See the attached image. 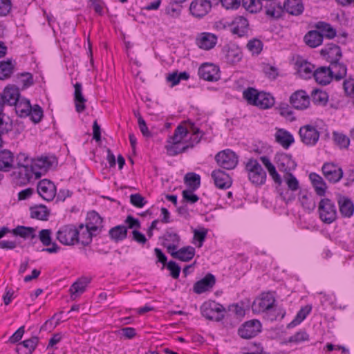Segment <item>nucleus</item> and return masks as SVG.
Returning a JSON list of instances; mask_svg holds the SVG:
<instances>
[{
  "instance_id": "nucleus-1",
  "label": "nucleus",
  "mask_w": 354,
  "mask_h": 354,
  "mask_svg": "<svg viewBox=\"0 0 354 354\" xmlns=\"http://www.w3.org/2000/svg\"><path fill=\"white\" fill-rule=\"evenodd\" d=\"M243 6L250 12H257L264 7L267 16L279 18L283 13V8L277 0H242Z\"/></svg>"
},
{
  "instance_id": "nucleus-2",
  "label": "nucleus",
  "mask_w": 354,
  "mask_h": 354,
  "mask_svg": "<svg viewBox=\"0 0 354 354\" xmlns=\"http://www.w3.org/2000/svg\"><path fill=\"white\" fill-rule=\"evenodd\" d=\"M249 180L257 186L265 184L267 178L266 172L264 171L257 159L250 158L245 167Z\"/></svg>"
},
{
  "instance_id": "nucleus-3",
  "label": "nucleus",
  "mask_w": 354,
  "mask_h": 354,
  "mask_svg": "<svg viewBox=\"0 0 354 354\" xmlns=\"http://www.w3.org/2000/svg\"><path fill=\"white\" fill-rule=\"evenodd\" d=\"M201 312L207 319L219 322L224 317L225 308L214 301H208L202 304Z\"/></svg>"
},
{
  "instance_id": "nucleus-4",
  "label": "nucleus",
  "mask_w": 354,
  "mask_h": 354,
  "mask_svg": "<svg viewBox=\"0 0 354 354\" xmlns=\"http://www.w3.org/2000/svg\"><path fill=\"white\" fill-rule=\"evenodd\" d=\"M276 300L271 292H264L257 297L252 304V308L254 313H270L275 308Z\"/></svg>"
},
{
  "instance_id": "nucleus-5",
  "label": "nucleus",
  "mask_w": 354,
  "mask_h": 354,
  "mask_svg": "<svg viewBox=\"0 0 354 354\" xmlns=\"http://www.w3.org/2000/svg\"><path fill=\"white\" fill-rule=\"evenodd\" d=\"M318 212L320 219L325 223L330 224L337 218L336 206L334 202L328 198H323L319 201Z\"/></svg>"
},
{
  "instance_id": "nucleus-6",
  "label": "nucleus",
  "mask_w": 354,
  "mask_h": 354,
  "mask_svg": "<svg viewBox=\"0 0 354 354\" xmlns=\"http://www.w3.org/2000/svg\"><path fill=\"white\" fill-rule=\"evenodd\" d=\"M78 232L73 225L62 226L56 233L57 239L63 245H73L77 243Z\"/></svg>"
},
{
  "instance_id": "nucleus-7",
  "label": "nucleus",
  "mask_w": 354,
  "mask_h": 354,
  "mask_svg": "<svg viewBox=\"0 0 354 354\" xmlns=\"http://www.w3.org/2000/svg\"><path fill=\"white\" fill-rule=\"evenodd\" d=\"M218 166L225 169H233L238 164V156L230 149H225L215 156Z\"/></svg>"
},
{
  "instance_id": "nucleus-8",
  "label": "nucleus",
  "mask_w": 354,
  "mask_h": 354,
  "mask_svg": "<svg viewBox=\"0 0 354 354\" xmlns=\"http://www.w3.org/2000/svg\"><path fill=\"white\" fill-rule=\"evenodd\" d=\"M55 161L53 156H41L32 160L30 167H32L35 178H39L52 167Z\"/></svg>"
},
{
  "instance_id": "nucleus-9",
  "label": "nucleus",
  "mask_w": 354,
  "mask_h": 354,
  "mask_svg": "<svg viewBox=\"0 0 354 354\" xmlns=\"http://www.w3.org/2000/svg\"><path fill=\"white\" fill-rule=\"evenodd\" d=\"M274 162L279 170L284 174L292 172L297 167L292 156L286 153H277L274 157Z\"/></svg>"
},
{
  "instance_id": "nucleus-10",
  "label": "nucleus",
  "mask_w": 354,
  "mask_h": 354,
  "mask_svg": "<svg viewBox=\"0 0 354 354\" xmlns=\"http://www.w3.org/2000/svg\"><path fill=\"white\" fill-rule=\"evenodd\" d=\"M261 330V324L258 319H252L243 323L239 328L241 337L250 339L257 335Z\"/></svg>"
},
{
  "instance_id": "nucleus-11",
  "label": "nucleus",
  "mask_w": 354,
  "mask_h": 354,
  "mask_svg": "<svg viewBox=\"0 0 354 354\" xmlns=\"http://www.w3.org/2000/svg\"><path fill=\"white\" fill-rule=\"evenodd\" d=\"M299 136L301 142L308 146H314L319 138V132L312 125H305L300 128Z\"/></svg>"
},
{
  "instance_id": "nucleus-12",
  "label": "nucleus",
  "mask_w": 354,
  "mask_h": 354,
  "mask_svg": "<svg viewBox=\"0 0 354 354\" xmlns=\"http://www.w3.org/2000/svg\"><path fill=\"white\" fill-rule=\"evenodd\" d=\"M222 53L225 61L230 64L238 63L242 59V52L241 48L234 44H230L224 46L222 49Z\"/></svg>"
},
{
  "instance_id": "nucleus-13",
  "label": "nucleus",
  "mask_w": 354,
  "mask_h": 354,
  "mask_svg": "<svg viewBox=\"0 0 354 354\" xmlns=\"http://www.w3.org/2000/svg\"><path fill=\"white\" fill-rule=\"evenodd\" d=\"M12 178L17 184L26 185L35 177L31 167H13Z\"/></svg>"
},
{
  "instance_id": "nucleus-14",
  "label": "nucleus",
  "mask_w": 354,
  "mask_h": 354,
  "mask_svg": "<svg viewBox=\"0 0 354 354\" xmlns=\"http://www.w3.org/2000/svg\"><path fill=\"white\" fill-rule=\"evenodd\" d=\"M322 169L325 178L331 183L339 181L343 176L342 169L333 162H325Z\"/></svg>"
},
{
  "instance_id": "nucleus-15",
  "label": "nucleus",
  "mask_w": 354,
  "mask_h": 354,
  "mask_svg": "<svg viewBox=\"0 0 354 354\" xmlns=\"http://www.w3.org/2000/svg\"><path fill=\"white\" fill-rule=\"evenodd\" d=\"M37 192L45 201H52L56 195V187L53 182L44 179L37 185Z\"/></svg>"
},
{
  "instance_id": "nucleus-16",
  "label": "nucleus",
  "mask_w": 354,
  "mask_h": 354,
  "mask_svg": "<svg viewBox=\"0 0 354 354\" xmlns=\"http://www.w3.org/2000/svg\"><path fill=\"white\" fill-rule=\"evenodd\" d=\"M212 4L207 0H194L189 6L191 14L196 18H202L211 10Z\"/></svg>"
},
{
  "instance_id": "nucleus-17",
  "label": "nucleus",
  "mask_w": 354,
  "mask_h": 354,
  "mask_svg": "<svg viewBox=\"0 0 354 354\" xmlns=\"http://www.w3.org/2000/svg\"><path fill=\"white\" fill-rule=\"evenodd\" d=\"M218 68L213 64L205 63L202 64L198 71L199 77L207 81H216L220 78Z\"/></svg>"
},
{
  "instance_id": "nucleus-18",
  "label": "nucleus",
  "mask_w": 354,
  "mask_h": 354,
  "mask_svg": "<svg viewBox=\"0 0 354 354\" xmlns=\"http://www.w3.org/2000/svg\"><path fill=\"white\" fill-rule=\"evenodd\" d=\"M217 40L218 38L216 35L204 32L197 35L196 43L200 48L208 50L216 46Z\"/></svg>"
},
{
  "instance_id": "nucleus-19",
  "label": "nucleus",
  "mask_w": 354,
  "mask_h": 354,
  "mask_svg": "<svg viewBox=\"0 0 354 354\" xmlns=\"http://www.w3.org/2000/svg\"><path fill=\"white\" fill-rule=\"evenodd\" d=\"M322 57L330 63V64L339 61L342 58V50L340 48L333 44L326 46L320 52Z\"/></svg>"
},
{
  "instance_id": "nucleus-20",
  "label": "nucleus",
  "mask_w": 354,
  "mask_h": 354,
  "mask_svg": "<svg viewBox=\"0 0 354 354\" xmlns=\"http://www.w3.org/2000/svg\"><path fill=\"white\" fill-rule=\"evenodd\" d=\"M290 102L294 108L302 110L308 107L310 98L306 91H297L290 96Z\"/></svg>"
},
{
  "instance_id": "nucleus-21",
  "label": "nucleus",
  "mask_w": 354,
  "mask_h": 354,
  "mask_svg": "<svg viewBox=\"0 0 354 354\" xmlns=\"http://www.w3.org/2000/svg\"><path fill=\"white\" fill-rule=\"evenodd\" d=\"M6 105L14 106L21 98L18 87L9 84L1 93Z\"/></svg>"
},
{
  "instance_id": "nucleus-22",
  "label": "nucleus",
  "mask_w": 354,
  "mask_h": 354,
  "mask_svg": "<svg viewBox=\"0 0 354 354\" xmlns=\"http://www.w3.org/2000/svg\"><path fill=\"white\" fill-rule=\"evenodd\" d=\"M39 238L42 244L45 246L51 245V247L44 248L42 250L48 253H57L60 248L56 243L52 242L50 230L44 229L39 233Z\"/></svg>"
},
{
  "instance_id": "nucleus-23",
  "label": "nucleus",
  "mask_w": 354,
  "mask_h": 354,
  "mask_svg": "<svg viewBox=\"0 0 354 354\" xmlns=\"http://www.w3.org/2000/svg\"><path fill=\"white\" fill-rule=\"evenodd\" d=\"M215 282V277L212 274H207L204 278L195 283L193 288L194 292L201 294L208 291L212 288Z\"/></svg>"
},
{
  "instance_id": "nucleus-24",
  "label": "nucleus",
  "mask_w": 354,
  "mask_h": 354,
  "mask_svg": "<svg viewBox=\"0 0 354 354\" xmlns=\"http://www.w3.org/2000/svg\"><path fill=\"white\" fill-rule=\"evenodd\" d=\"M230 29L233 35H236L239 37L246 35L248 32V20L241 16L236 17L232 21Z\"/></svg>"
},
{
  "instance_id": "nucleus-25",
  "label": "nucleus",
  "mask_w": 354,
  "mask_h": 354,
  "mask_svg": "<svg viewBox=\"0 0 354 354\" xmlns=\"http://www.w3.org/2000/svg\"><path fill=\"white\" fill-rule=\"evenodd\" d=\"M77 231L78 232L77 243H80L85 246L89 245L92 241L93 236L97 234L88 229V227L84 224H80L77 227Z\"/></svg>"
},
{
  "instance_id": "nucleus-26",
  "label": "nucleus",
  "mask_w": 354,
  "mask_h": 354,
  "mask_svg": "<svg viewBox=\"0 0 354 354\" xmlns=\"http://www.w3.org/2000/svg\"><path fill=\"white\" fill-rule=\"evenodd\" d=\"M215 185L220 189L229 188L232 185L230 176L220 169L214 170L212 173Z\"/></svg>"
},
{
  "instance_id": "nucleus-27",
  "label": "nucleus",
  "mask_w": 354,
  "mask_h": 354,
  "mask_svg": "<svg viewBox=\"0 0 354 354\" xmlns=\"http://www.w3.org/2000/svg\"><path fill=\"white\" fill-rule=\"evenodd\" d=\"M15 156L10 150L0 151V171H9L14 167Z\"/></svg>"
},
{
  "instance_id": "nucleus-28",
  "label": "nucleus",
  "mask_w": 354,
  "mask_h": 354,
  "mask_svg": "<svg viewBox=\"0 0 354 354\" xmlns=\"http://www.w3.org/2000/svg\"><path fill=\"white\" fill-rule=\"evenodd\" d=\"M313 77L315 81L322 85L329 84L333 78L329 66H321L318 68L314 71Z\"/></svg>"
},
{
  "instance_id": "nucleus-29",
  "label": "nucleus",
  "mask_w": 354,
  "mask_h": 354,
  "mask_svg": "<svg viewBox=\"0 0 354 354\" xmlns=\"http://www.w3.org/2000/svg\"><path fill=\"white\" fill-rule=\"evenodd\" d=\"M74 88V102L75 105V110L77 113H82L86 109L85 103L87 100L83 95L82 86L81 83H75Z\"/></svg>"
},
{
  "instance_id": "nucleus-30",
  "label": "nucleus",
  "mask_w": 354,
  "mask_h": 354,
  "mask_svg": "<svg viewBox=\"0 0 354 354\" xmlns=\"http://www.w3.org/2000/svg\"><path fill=\"white\" fill-rule=\"evenodd\" d=\"M39 342L37 337H32L19 344L16 348L18 354H31L36 348Z\"/></svg>"
},
{
  "instance_id": "nucleus-31",
  "label": "nucleus",
  "mask_w": 354,
  "mask_h": 354,
  "mask_svg": "<svg viewBox=\"0 0 354 354\" xmlns=\"http://www.w3.org/2000/svg\"><path fill=\"white\" fill-rule=\"evenodd\" d=\"M85 225L88 229L99 233L102 227V218L96 212H90L87 214Z\"/></svg>"
},
{
  "instance_id": "nucleus-32",
  "label": "nucleus",
  "mask_w": 354,
  "mask_h": 354,
  "mask_svg": "<svg viewBox=\"0 0 354 354\" xmlns=\"http://www.w3.org/2000/svg\"><path fill=\"white\" fill-rule=\"evenodd\" d=\"M259 160L268 170L273 181L278 185H281L282 183L281 177L277 172L275 166L271 162L270 158L263 156H261Z\"/></svg>"
},
{
  "instance_id": "nucleus-33",
  "label": "nucleus",
  "mask_w": 354,
  "mask_h": 354,
  "mask_svg": "<svg viewBox=\"0 0 354 354\" xmlns=\"http://www.w3.org/2000/svg\"><path fill=\"white\" fill-rule=\"evenodd\" d=\"M282 8L283 11L285 10L292 15H299L304 9L301 0H286Z\"/></svg>"
},
{
  "instance_id": "nucleus-34",
  "label": "nucleus",
  "mask_w": 354,
  "mask_h": 354,
  "mask_svg": "<svg viewBox=\"0 0 354 354\" xmlns=\"http://www.w3.org/2000/svg\"><path fill=\"white\" fill-rule=\"evenodd\" d=\"M275 140L284 149H288L294 142L292 135L283 129H278L275 133Z\"/></svg>"
},
{
  "instance_id": "nucleus-35",
  "label": "nucleus",
  "mask_w": 354,
  "mask_h": 354,
  "mask_svg": "<svg viewBox=\"0 0 354 354\" xmlns=\"http://www.w3.org/2000/svg\"><path fill=\"white\" fill-rule=\"evenodd\" d=\"M339 212L344 217H351L353 214L354 205L353 202L346 197L340 196L338 199Z\"/></svg>"
},
{
  "instance_id": "nucleus-36",
  "label": "nucleus",
  "mask_w": 354,
  "mask_h": 354,
  "mask_svg": "<svg viewBox=\"0 0 354 354\" xmlns=\"http://www.w3.org/2000/svg\"><path fill=\"white\" fill-rule=\"evenodd\" d=\"M309 178L317 194L319 196H324L326 193V185L323 178L315 173H311L309 175Z\"/></svg>"
},
{
  "instance_id": "nucleus-37",
  "label": "nucleus",
  "mask_w": 354,
  "mask_h": 354,
  "mask_svg": "<svg viewBox=\"0 0 354 354\" xmlns=\"http://www.w3.org/2000/svg\"><path fill=\"white\" fill-rule=\"evenodd\" d=\"M15 62L11 59L0 62V80L9 79L14 73Z\"/></svg>"
},
{
  "instance_id": "nucleus-38",
  "label": "nucleus",
  "mask_w": 354,
  "mask_h": 354,
  "mask_svg": "<svg viewBox=\"0 0 354 354\" xmlns=\"http://www.w3.org/2000/svg\"><path fill=\"white\" fill-rule=\"evenodd\" d=\"M89 283V280L87 279H81L73 283L70 288L71 297L72 299H75L81 294H82Z\"/></svg>"
},
{
  "instance_id": "nucleus-39",
  "label": "nucleus",
  "mask_w": 354,
  "mask_h": 354,
  "mask_svg": "<svg viewBox=\"0 0 354 354\" xmlns=\"http://www.w3.org/2000/svg\"><path fill=\"white\" fill-rule=\"evenodd\" d=\"M6 104L0 93V129L1 132H8L12 129V124L9 122V118L3 113Z\"/></svg>"
},
{
  "instance_id": "nucleus-40",
  "label": "nucleus",
  "mask_w": 354,
  "mask_h": 354,
  "mask_svg": "<svg viewBox=\"0 0 354 354\" xmlns=\"http://www.w3.org/2000/svg\"><path fill=\"white\" fill-rule=\"evenodd\" d=\"M195 249L192 246H186L180 248L177 252L172 254V257L182 261H189L194 257Z\"/></svg>"
},
{
  "instance_id": "nucleus-41",
  "label": "nucleus",
  "mask_w": 354,
  "mask_h": 354,
  "mask_svg": "<svg viewBox=\"0 0 354 354\" xmlns=\"http://www.w3.org/2000/svg\"><path fill=\"white\" fill-rule=\"evenodd\" d=\"M315 71V66L306 61L297 63V73L304 79L310 78Z\"/></svg>"
},
{
  "instance_id": "nucleus-42",
  "label": "nucleus",
  "mask_w": 354,
  "mask_h": 354,
  "mask_svg": "<svg viewBox=\"0 0 354 354\" xmlns=\"http://www.w3.org/2000/svg\"><path fill=\"white\" fill-rule=\"evenodd\" d=\"M304 41L308 46L315 48L322 43L323 35L317 30H311L305 35Z\"/></svg>"
},
{
  "instance_id": "nucleus-43",
  "label": "nucleus",
  "mask_w": 354,
  "mask_h": 354,
  "mask_svg": "<svg viewBox=\"0 0 354 354\" xmlns=\"http://www.w3.org/2000/svg\"><path fill=\"white\" fill-rule=\"evenodd\" d=\"M274 104V99L270 93L260 92L254 106L262 109H266L272 107Z\"/></svg>"
},
{
  "instance_id": "nucleus-44",
  "label": "nucleus",
  "mask_w": 354,
  "mask_h": 354,
  "mask_svg": "<svg viewBox=\"0 0 354 354\" xmlns=\"http://www.w3.org/2000/svg\"><path fill=\"white\" fill-rule=\"evenodd\" d=\"M329 68L333 74V77L337 80L344 78L346 75L347 68L344 64L339 62V61L330 64Z\"/></svg>"
},
{
  "instance_id": "nucleus-45",
  "label": "nucleus",
  "mask_w": 354,
  "mask_h": 354,
  "mask_svg": "<svg viewBox=\"0 0 354 354\" xmlns=\"http://www.w3.org/2000/svg\"><path fill=\"white\" fill-rule=\"evenodd\" d=\"M16 113L20 117H26L29 115L31 110V104L30 101L26 98H20V100L14 105Z\"/></svg>"
},
{
  "instance_id": "nucleus-46",
  "label": "nucleus",
  "mask_w": 354,
  "mask_h": 354,
  "mask_svg": "<svg viewBox=\"0 0 354 354\" xmlns=\"http://www.w3.org/2000/svg\"><path fill=\"white\" fill-rule=\"evenodd\" d=\"M111 239L115 242L124 239L127 235V228L124 225H117L109 230Z\"/></svg>"
},
{
  "instance_id": "nucleus-47",
  "label": "nucleus",
  "mask_w": 354,
  "mask_h": 354,
  "mask_svg": "<svg viewBox=\"0 0 354 354\" xmlns=\"http://www.w3.org/2000/svg\"><path fill=\"white\" fill-rule=\"evenodd\" d=\"M12 233L15 236H19L25 239H32L36 237L35 230L31 227L19 225L12 230Z\"/></svg>"
},
{
  "instance_id": "nucleus-48",
  "label": "nucleus",
  "mask_w": 354,
  "mask_h": 354,
  "mask_svg": "<svg viewBox=\"0 0 354 354\" xmlns=\"http://www.w3.org/2000/svg\"><path fill=\"white\" fill-rule=\"evenodd\" d=\"M189 147V145H183L180 143L175 144V142L168 140L167 144L165 145V149L167 150V153L169 156H174L185 151Z\"/></svg>"
},
{
  "instance_id": "nucleus-49",
  "label": "nucleus",
  "mask_w": 354,
  "mask_h": 354,
  "mask_svg": "<svg viewBox=\"0 0 354 354\" xmlns=\"http://www.w3.org/2000/svg\"><path fill=\"white\" fill-rule=\"evenodd\" d=\"M328 94L323 91L314 89L311 93V100L315 104L324 105L328 102Z\"/></svg>"
},
{
  "instance_id": "nucleus-50",
  "label": "nucleus",
  "mask_w": 354,
  "mask_h": 354,
  "mask_svg": "<svg viewBox=\"0 0 354 354\" xmlns=\"http://www.w3.org/2000/svg\"><path fill=\"white\" fill-rule=\"evenodd\" d=\"M299 200L302 207L308 211L310 212L315 209V202L308 193L301 192L299 196Z\"/></svg>"
},
{
  "instance_id": "nucleus-51",
  "label": "nucleus",
  "mask_w": 354,
  "mask_h": 354,
  "mask_svg": "<svg viewBox=\"0 0 354 354\" xmlns=\"http://www.w3.org/2000/svg\"><path fill=\"white\" fill-rule=\"evenodd\" d=\"M185 183L190 189L196 190L200 187V176L195 173H188L185 176Z\"/></svg>"
},
{
  "instance_id": "nucleus-52",
  "label": "nucleus",
  "mask_w": 354,
  "mask_h": 354,
  "mask_svg": "<svg viewBox=\"0 0 354 354\" xmlns=\"http://www.w3.org/2000/svg\"><path fill=\"white\" fill-rule=\"evenodd\" d=\"M187 133V129L185 127L179 125L175 129L173 136H171L168 140L175 142V144H182L183 140L185 138Z\"/></svg>"
},
{
  "instance_id": "nucleus-53",
  "label": "nucleus",
  "mask_w": 354,
  "mask_h": 354,
  "mask_svg": "<svg viewBox=\"0 0 354 354\" xmlns=\"http://www.w3.org/2000/svg\"><path fill=\"white\" fill-rule=\"evenodd\" d=\"M312 307L310 306H305L302 307L297 313L295 318L289 324V326H295L299 324L306 319L307 315L310 313Z\"/></svg>"
},
{
  "instance_id": "nucleus-54",
  "label": "nucleus",
  "mask_w": 354,
  "mask_h": 354,
  "mask_svg": "<svg viewBox=\"0 0 354 354\" xmlns=\"http://www.w3.org/2000/svg\"><path fill=\"white\" fill-rule=\"evenodd\" d=\"M30 215L33 218L46 220L48 216V212L47 208L44 205H39L30 208Z\"/></svg>"
},
{
  "instance_id": "nucleus-55",
  "label": "nucleus",
  "mask_w": 354,
  "mask_h": 354,
  "mask_svg": "<svg viewBox=\"0 0 354 354\" xmlns=\"http://www.w3.org/2000/svg\"><path fill=\"white\" fill-rule=\"evenodd\" d=\"M318 31L323 35V37H326L329 39L333 38L336 35V31L330 25L324 22H319L317 25Z\"/></svg>"
},
{
  "instance_id": "nucleus-56",
  "label": "nucleus",
  "mask_w": 354,
  "mask_h": 354,
  "mask_svg": "<svg viewBox=\"0 0 354 354\" xmlns=\"http://www.w3.org/2000/svg\"><path fill=\"white\" fill-rule=\"evenodd\" d=\"M283 178L288 189L292 192L297 191L299 187V183L297 178L292 174V172L284 174Z\"/></svg>"
},
{
  "instance_id": "nucleus-57",
  "label": "nucleus",
  "mask_w": 354,
  "mask_h": 354,
  "mask_svg": "<svg viewBox=\"0 0 354 354\" xmlns=\"http://www.w3.org/2000/svg\"><path fill=\"white\" fill-rule=\"evenodd\" d=\"M333 138H334L335 143L340 148L346 149L349 146L350 138L343 133L334 132L333 133Z\"/></svg>"
},
{
  "instance_id": "nucleus-58",
  "label": "nucleus",
  "mask_w": 354,
  "mask_h": 354,
  "mask_svg": "<svg viewBox=\"0 0 354 354\" xmlns=\"http://www.w3.org/2000/svg\"><path fill=\"white\" fill-rule=\"evenodd\" d=\"M259 93L260 92H258L257 90L253 88H248L243 91V95L249 104L254 105Z\"/></svg>"
},
{
  "instance_id": "nucleus-59",
  "label": "nucleus",
  "mask_w": 354,
  "mask_h": 354,
  "mask_svg": "<svg viewBox=\"0 0 354 354\" xmlns=\"http://www.w3.org/2000/svg\"><path fill=\"white\" fill-rule=\"evenodd\" d=\"M16 165L14 167H30L31 161L28 156L25 153H19L15 158Z\"/></svg>"
},
{
  "instance_id": "nucleus-60",
  "label": "nucleus",
  "mask_w": 354,
  "mask_h": 354,
  "mask_svg": "<svg viewBox=\"0 0 354 354\" xmlns=\"http://www.w3.org/2000/svg\"><path fill=\"white\" fill-rule=\"evenodd\" d=\"M175 3L171 2L165 8V14L171 18L176 19L180 15L181 8L179 6H175Z\"/></svg>"
},
{
  "instance_id": "nucleus-61",
  "label": "nucleus",
  "mask_w": 354,
  "mask_h": 354,
  "mask_svg": "<svg viewBox=\"0 0 354 354\" xmlns=\"http://www.w3.org/2000/svg\"><path fill=\"white\" fill-rule=\"evenodd\" d=\"M28 116L30 117V119L32 122L35 123H38L43 118V110L39 105H34L31 107V110Z\"/></svg>"
},
{
  "instance_id": "nucleus-62",
  "label": "nucleus",
  "mask_w": 354,
  "mask_h": 354,
  "mask_svg": "<svg viewBox=\"0 0 354 354\" xmlns=\"http://www.w3.org/2000/svg\"><path fill=\"white\" fill-rule=\"evenodd\" d=\"M247 48L252 54H259L263 48V44L259 39H252L248 41Z\"/></svg>"
},
{
  "instance_id": "nucleus-63",
  "label": "nucleus",
  "mask_w": 354,
  "mask_h": 354,
  "mask_svg": "<svg viewBox=\"0 0 354 354\" xmlns=\"http://www.w3.org/2000/svg\"><path fill=\"white\" fill-rule=\"evenodd\" d=\"M308 339V335L304 330H300L290 336L288 339L289 342H294L296 344L301 343Z\"/></svg>"
},
{
  "instance_id": "nucleus-64",
  "label": "nucleus",
  "mask_w": 354,
  "mask_h": 354,
  "mask_svg": "<svg viewBox=\"0 0 354 354\" xmlns=\"http://www.w3.org/2000/svg\"><path fill=\"white\" fill-rule=\"evenodd\" d=\"M164 243L178 245L180 242V236L178 234L173 231H167L164 235Z\"/></svg>"
}]
</instances>
